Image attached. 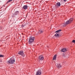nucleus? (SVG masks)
Returning a JSON list of instances; mask_svg holds the SVG:
<instances>
[{"label":"nucleus","instance_id":"1","mask_svg":"<svg viewBox=\"0 0 75 75\" xmlns=\"http://www.w3.org/2000/svg\"><path fill=\"white\" fill-rule=\"evenodd\" d=\"M73 20H74L73 18H71L69 20L66 21L65 23H64L61 24V25H62V27H65V25H68V24H71V23L73 21Z\"/></svg>","mask_w":75,"mask_h":75},{"label":"nucleus","instance_id":"2","mask_svg":"<svg viewBox=\"0 0 75 75\" xmlns=\"http://www.w3.org/2000/svg\"><path fill=\"white\" fill-rule=\"evenodd\" d=\"M34 37H30L29 38V41H28L29 44L31 45V44H32V43L33 42V41H34Z\"/></svg>","mask_w":75,"mask_h":75},{"label":"nucleus","instance_id":"3","mask_svg":"<svg viewBox=\"0 0 75 75\" xmlns=\"http://www.w3.org/2000/svg\"><path fill=\"white\" fill-rule=\"evenodd\" d=\"M15 62V60L14 59H13L12 58H11L10 60L7 62V64H12Z\"/></svg>","mask_w":75,"mask_h":75},{"label":"nucleus","instance_id":"4","mask_svg":"<svg viewBox=\"0 0 75 75\" xmlns=\"http://www.w3.org/2000/svg\"><path fill=\"white\" fill-rule=\"evenodd\" d=\"M18 54H19V55H21L22 56H23V57H24L25 56V54H24V53L23 51L19 52Z\"/></svg>","mask_w":75,"mask_h":75},{"label":"nucleus","instance_id":"5","mask_svg":"<svg viewBox=\"0 0 75 75\" xmlns=\"http://www.w3.org/2000/svg\"><path fill=\"white\" fill-rule=\"evenodd\" d=\"M41 74V71L40 70H38L37 72L36 75H40Z\"/></svg>","mask_w":75,"mask_h":75},{"label":"nucleus","instance_id":"6","mask_svg":"<svg viewBox=\"0 0 75 75\" xmlns=\"http://www.w3.org/2000/svg\"><path fill=\"white\" fill-rule=\"evenodd\" d=\"M18 14V11H16L15 12L14 14H12V17H15V16L17 15Z\"/></svg>","mask_w":75,"mask_h":75},{"label":"nucleus","instance_id":"7","mask_svg":"<svg viewBox=\"0 0 75 75\" xmlns=\"http://www.w3.org/2000/svg\"><path fill=\"white\" fill-rule=\"evenodd\" d=\"M55 65L59 69V68H61V66L60 64H55Z\"/></svg>","mask_w":75,"mask_h":75},{"label":"nucleus","instance_id":"8","mask_svg":"<svg viewBox=\"0 0 75 75\" xmlns=\"http://www.w3.org/2000/svg\"><path fill=\"white\" fill-rule=\"evenodd\" d=\"M39 58L40 60H43L44 59V57H43V56L42 55L39 56Z\"/></svg>","mask_w":75,"mask_h":75},{"label":"nucleus","instance_id":"9","mask_svg":"<svg viewBox=\"0 0 75 75\" xmlns=\"http://www.w3.org/2000/svg\"><path fill=\"white\" fill-rule=\"evenodd\" d=\"M67 51V49L64 48L62 50H61V52H65Z\"/></svg>","mask_w":75,"mask_h":75},{"label":"nucleus","instance_id":"10","mask_svg":"<svg viewBox=\"0 0 75 75\" xmlns=\"http://www.w3.org/2000/svg\"><path fill=\"white\" fill-rule=\"evenodd\" d=\"M43 32H44V31L43 30H40L39 31L38 34H41Z\"/></svg>","mask_w":75,"mask_h":75},{"label":"nucleus","instance_id":"11","mask_svg":"<svg viewBox=\"0 0 75 75\" xmlns=\"http://www.w3.org/2000/svg\"><path fill=\"white\" fill-rule=\"evenodd\" d=\"M59 35H60L59 33H57L55 35V36L56 37H59Z\"/></svg>","mask_w":75,"mask_h":75},{"label":"nucleus","instance_id":"12","mask_svg":"<svg viewBox=\"0 0 75 75\" xmlns=\"http://www.w3.org/2000/svg\"><path fill=\"white\" fill-rule=\"evenodd\" d=\"M61 4L60 2H57V3L56 4V6H60Z\"/></svg>","mask_w":75,"mask_h":75},{"label":"nucleus","instance_id":"13","mask_svg":"<svg viewBox=\"0 0 75 75\" xmlns=\"http://www.w3.org/2000/svg\"><path fill=\"white\" fill-rule=\"evenodd\" d=\"M28 7H27V5H25L23 7V8H24V9H27V8H28Z\"/></svg>","mask_w":75,"mask_h":75},{"label":"nucleus","instance_id":"14","mask_svg":"<svg viewBox=\"0 0 75 75\" xmlns=\"http://www.w3.org/2000/svg\"><path fill=\"white\" fill-rule=\"evenodd\" d=\"M56 57H57V55L55 54L54 55L53 58V60H54V59H56V58H57Z\"/></svg>","mask_w":75,"mask_h":75},{"label":"nucleus","instance_id":"15","mask_svg":"<svg viewBox=\"0 0 75 75\" xmlns=\"http://www.w3.org/2000/svg\"><path fill=\"white\" fill-rule=\"evenodd\" d=\"M61 30H58L57 31L55 32V33H59V32H61Z\"/></svg>","mask_w":75,"mask_h":75},{"label":"nucleus","instance_id":"16","mask_svg":"<svg viewBox=\"0 0 75 75\" xmlns=\"http://www.w3.org/2000/svg\"><path fill=\"white\" fill-rule=\"evenodd\" d=\"M3 55H1V54H0V58L1 57H3Z\"/></svg>","mask_w":75,"mask_h":75},{"label":"nucleus","instance_id":"17","mask_svg":"<svg viewBox=\"0 0 75 75\" xmlns=\"http://www.w3.org/2000/svg\"><path fill=\"white\" fill-rule=\"evenodd\" d=\"M13 0H9V1L7 2V3H9V2H10V1H11Z\"/></svg>","mask_w":75,"mask_h":75},{"label":"nucleus","instance_id":"18","mask_svg":"<svg viewBox=\"0 0 75 75\" xmlns=\"http://www.w3.org/2000/svg\"><path fill=\"white\" fill-rule=\"evenodd\" d=\"M72 42H74V43H75V40H73V41H72Z\"/></svg>","mask_w":75,"mask_h":75},{"label":"nucleus","instance_id":"19","mask_svg":"<svg viewBox=\"0 0 75 75\" xmlns=\"http://www.w3.org/2000/svg\"><path fill=\"white\" fill-rule=\"evenodd\" d=\"M67 0H63V1H67Z\"/></svg>","mask_w":75,"mask_h":75}]
</instances>
